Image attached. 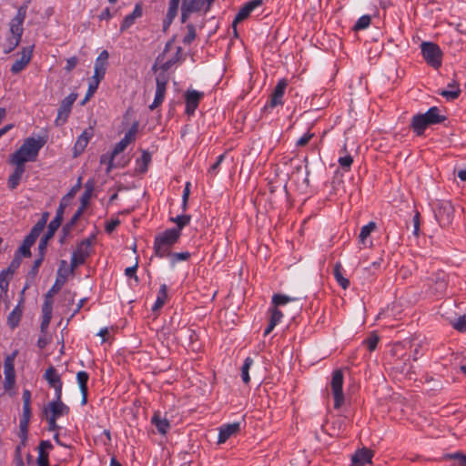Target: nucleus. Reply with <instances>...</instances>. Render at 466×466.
Masks as SVG:
<instances>
[{"label":"nucleus","mask_w":466,"mask_h":466,"mask_svg":"<svg viewBox=\"0 0 466 466\" xmlns=\"http://www.w3.org/2000/svg\"><path fill=\"white\" fill-rule=\"evenodd\" d=\"M6 41H7V45H6V47L5 48L4 52L5 54H9L18 46V45L21 42V39H18V38L13 37V36H8Z\"/></svg>","instance_id":"50"},{"label":"nucleus","mask_w":466,"mask_h":466,"mask_svg":"<svg viewBox=\"0 0 466 466\" xmlns=\"http://www.w3.org/2000/svg\"><path fill=\"white\" fill-rule=\"evenodd\" d=\"M343 373L341 370H336L332 372L330 380V391L334 399V408L339 409L344 404L343 393Z\"/></svg>","instance_id":"6"},{"label":"nucleus","mask_w":466,"mask_h":466,"mask_svg":"<svg viewBox=\"0 0 466 466\" xmlns=\"http://www.w3.org/2000/svg\"><path fill=\"white\" fill-rule=\"evenodd\" d=\"M46 143V137H27L22 146L10 157L11 164L23 165L25 162L35 161L38 156L39 150Z\"/></svg>","instance_id":"1"},{"label":"nucleus","mask_w":466,"mask_h":466,"mask_svg":"<svg viewBox=\"0 0 466 466\" xmlns=\"http://www.w3.org/2000/svg\"><path fill=\"white\" fill-rule=\"evenodd\" d=\"M119 225V220L118 219H112L110 220L109 222L106 223V231L107 233H111L112 231L115 230V228Z\"/></svg>","instance_id":"61"},{"label":"nucleus","mask_w":466,"mask_h":466,"mask_svg":"<svg viewBox=\"0 0 466 466\" xmlns=\"http://www.w3.org/2000/svg\"><path fill=\"white\" fill-rule=\"evenodd\" d=\"M299 299L296 297H290L284 294H274L271 299V306L279 309L289 302L298 301Z\"/></svg>","instance_id":"34"},{"label":"nucleus","mask_w":466,"mask_h":466,"mask_svg":"<svg viewBox=\"0 0 466 466\" xmlns=\"http://www.w3.org/2000/svg\"><path fill=\"white\" fill-rule=\"evenodd\" d=\"M180 238L178 229H166L162 233L156 236L155 240L172 248Z\"/></svg>","instance_id":"22"},{"label":"nucleus","mask_w":466,"mask_h":466,"mask_svg":"<svg viewBox=\"0 0 466 466\" xmlns=\"http://www.w3.org/2000/svg\"><path fill=\"white\" fill-rule=\"evenodd\" d=\"M262 0H250L246 3L236 15L232 26L236 30V25L247 19L250 14L262 5Z\"/></svg>","instance_id":"17"},{"label":"nucleus","mask_w":466,"mask_h":466,"mask_svg":"<svg viewBox=\"0 0 466 466\" xmlns=\"http://www.w3.org/2000/svg\"><path fill=\"white\" fill-rule=\"evenodd\" d=\"M150 161H151L150 154L148 152L144 151L142 153L140 159L138 160V162L141 163V165H142V167H141L142 172H145L147 169V166Z\"/></svg>","instance_id":"54"},{"label":"nucleus","mask_w":466,"mask_h":466,"mask_svg":"<svg viewBox=\"0 0 466 466\" xmlns=\"http://www.w3.org/2000/svg\"><path fill=\"white\" fill-rule=\"evenodd\" d=\"M60 225L61 222H59V218L52 219L48 224L47 232L46 233L45 237H46V238H51Z\"/></svg>","instance_id":"48"},{"label":"nucleus","mask_w":466,"mask_h":466,"mask_svg":"<svg viewBox=\"0 0 466 466\" xmlns=\"http://www.w3.org/2000/svg\"><path fill=\"white\" fill-rule=\"evenodd\" d=\"M109 53L106 50H103L96 59L94 66V75L100 78H104L107 65H108Z\"/></svg>","instance_id":"25"},{"label":"nucleus","mask_w":466,"mask_h":466,"mask_svg":"<svg viewBox=\"0 0 466 466\" xmlns=\"http://www.w3.org/2000/svg\"><path fill=\"white\" fill-rule=\"evenodd\" d=\"M28 424H29L28 420H20L19 428H20L21 437L23 439L26 438Z\"/></svg>","instance_id":"58"},{"label":"nucleus","mask_w":466,"mask_h":466,"mask_svg":"<svg viewBox=\"0 0 466 466\" xmlns=\"http://www.w3.org/2000/svg\"><path fill=\"white\" fill-rule=\"evenodd\" d=\"M69 413V407L62 401V397L50 401L44 409V414L46 415L48 430L50 431H56L58 430L56 420Z\"/></svg>","instance_id":"3"},{"label":"nucleus","mask_w":466,"mask_h":466,"mask_svg":"<svg viewBox=\"0 0 466 466\" xmlns=\"http://www.w3.org/2000/svg\"><path fill=\"white\" fill-rule=\"evenodd\" d=\"M30 248H31L30 246H26V244L25 242H23L22 246L18 249V252L23 257H30L31 256Z\"/></svg>","instance_id":"62"},{"label":"nucleus","mask_w":466,"mask_h":466,"mask_svg":"<svg viewBox=\"0 0 466 466\" xmlns=\"http://www.w3.org/2000/svg\"><path fill=\"white\" fill-rule=\"evenodd\" d=\"M143 14V9L140 4H137L133 12L125 16L120 25V31L124 32L132 26L137 18H140Z\"/></svg>","instance_id":"29"},{"label":"nucleus","mask_w":466,"mask_h":466,"mask_svg":"<svg viewBox=\"0 0 466 466\" xmlns=\"http://www.w3.org/2000/svg\"><path fill=\"white\" fill-rule=\"evenodd\" d=\"M76 98L77 94L71 93L61 101L56 118L55 119V125L56 127H61L67 121V118L72 110V106Z\"/></svg>","instance_id":"9"},{"label":"nucleus","mask_w":466,"mask_h":466,"mask_svg":"<svg viewBox=\"0 0 466 466\" xmlns=\"http://www.w3.org/2000/svg\"><path fill=\"white\" fill-rule=\"evenodd\" d=\"M421 54L428 65L437 69L441 66L442 52L438 45L423 42L420 45Z\"/></svg>","instance_id":"5"},{"label":"nucleus","mask_w":466,"mask_h":466,"mask_svg":"<svg viewBox=\"0 0 466 466\" xmlns=\"http://www.w3.org/2000/svg\"><path fill=\"white\" fill-rule=\"evenodd\" d=\"M168 82L167 74L159 73L156 77V93L153 103L149 106L150 110L158 107L164 101Z\"/></svg>","instance_id":"12"},{"label":"nucleus","mask_w":466,"mask_h":466,"mask_svg":"<svg viewBox=\"0 0 466 466\" xmlns=\"http://www.w3.org/2000/svg\"><path fill=\"white\" fill-rule=\"evenodd\" d=\"M34 45L25 46L18 54L19 57L14 62L11 66V72L15 75L22 72L29 65L33 57Z\"/></svg>","instance_id":"13"},{"label":"nucleus","mask_w":466,"mask_h":466,"mask_svg":"<svg viewBox=\"0 0 466 466\" xmlns=\"http://www.w3.org/2000/svg\"><path fill=\"white\" fill-rule=\"evenodd\" d=\"M370 15H362L360 16L356 24L354 25L355 30H362L366 29L370 25Z\"/></svg>","instance_id":"46"},{"label":"nucleus","mask_w":466,"mask_h":466,"mask_svg":"<svg viewBox=\"0 0 466 466\" xmlns=\"http://www.w3.org/2000/svg\"><path fill=\"white\" fill-rule=\"evenodd\" d=\"M137 267H138L137 262H136V264L134 266L128 267L125 269V275L127 278L134 279L136 283L139 282V279L137 275Z\"/></svg>","instance_id":"53"},{"label":"nucleus","mask_w":466,"mask_h":466,"mask_svg":"<svg viewBox=\"0 0 466 466\" xmlns=\"http://www.w3.org/2000/svg\"><path fill=\"white\" fill-rule=\"evenodd\" d=\"M91 245L90 239H84L78 243L72 253L70 271H73L75 268L85 263L86 259L90 256Z\"/></svg>","instance_id":"8"},{"label":"nucleus","mask_w":466,"mask_h":466,"mask_svg":"<svg viewBox=\"0 0 466 466\" xmlns=\"http://www.w3.org/2000/svg\"><path fill=\"white\" fill-rule=\"evenodd\" d=\"M27 5H21L15 16L10 21L9 32L11 36L21 39L24 32L23 24L26 16Z\"/></svg>","instance_id":"10"},{"label":"nucleus","mask_w":466,"mask_h":466,"mask_svg":"<svg viewBox=\"0 0 466 466\" xmlns=\"http://www.w3.org/2000/svg\"><path fill=\"white\" fill-rule=\"evenodd\" d=\"M16 356V351L7 356L4 363L5 371V388L10 389L15 381L14 361Z\"/></svg>","instance_id":"18"},{"label":"nucleus","mask_w":466,"mask_h":466,"mask_svg":"<svg viewBox=\"0 0 466 466\" xmlns=\"http://www.w3.org/2000/svg\"><path fill=\"white\" fill-rule=\"evenodd\" d=\"M53 449V445L49 441H40L37 451V466H49V451Z\"/></svg>","instance_id":"24"},{"label":"nucleus","mask_w":466,"mask_h":466,"mask_svg":"<svg viewBox=\"0 0 466 466\" xmlns=\"http://www.w3.org/2000/svg\"><path fill=\"white\" fill-rule=\"evenodd\" d=\"M254 360L251 357H247L241 367V379L245 384H248L250 381L249 370L253 365Z\"/></svg>","instance_id":"40"},{"label":"nucleus","mask_w":466,"mask_h":466,"mask_svg":"<svg viewBox=\"0 0 466 466\" xmlns=\"http://www.w3.org/2000/svg\"><path fill=\"white\" fill-rule=\"evenodd\" d=\"M44 377L49 386L55 390V397H56V399L62 397L63 382L56 368L53 366L47 368Z\"/></svg>","instance_id":"14"},{"label":"nucleus","mask_w":466,"mask_h":466,"mask_svg":"<svg viewBox=\"0 0 466 466\" xmlns=\"http://www.w3.org/2000/svg\"><path fill=\"white\" fill-rule=\"evenodd\" d=\"M446 458L456 460L459 466H466V455L461 452L448 454Z\"/></svg>","instance_id":"52"},{"label":"nucleus","mask_w":466,"mask_h":466,"mask_svg":"<svg viewBox=\"0 0 466 466\" xmlns=\"http://www.w3.org/2000/svg\"><path fill=\"white\" fill-rule=\"evenodd\" d=\"M342 266L340 263H336L333 268V274L336 281L339 283V285L343 289H346L350 286V280L345 278L342 274Z\"/></svg>","instance_id":"38"},{"label":"nucleus","mask_w":466,"mask_h":466,"mask_svg":"<svg viewBox=\"0 0 466 466\" xmlns=\"http://www.w3.org/2000/svg\"><path fill=\"white\" fill-rule=\"evenodd\" d=\"M45 228H42V223H36L30 231V235L37 238L40 233L44 230Z\"/></svg>","instance_id":"60"},{"label":"nucleus","mask_w":466,"mask_h":466,"mask_svg":"<svg viewBox=\"0 0 466 466\" xmlns=\"http://www.w3.org/2000/svg\"><path fill=\"white\" fill-rule=\"evenodd\" d=\"M445 119L446 116L441 114L437 106H431L426 113L413 116L410 126L417 136H421L429 126L440 124Z\"/></svg>","instance_id":"2"},{"label":"nucleus","mask_w":466,"mask_h":466,"mask_svg":"<svg viewBox=\"0 0 466 466\" xmlns=\"http://www.w3.org/2000/svg\"><path fill=\"white\" fill-rule=\"evenodd\" d=\"M23 405L31 406V392L29 390H23Z\"/></svg>","instance_id":"63"},{"label":"nucleus","mask_w":466,"mask_h":466,"mask_svg":"<svg viewBox=\"0 0 466 466\" xmlns=\"http://www.w3.org/2000/svg\"><path fill=\"white\" fill-rule=\"evenodd\" d=\"M167 51L165 50L164 53L159 56L157 59V65L159 66V67L162 69V73L167 74V71L173 66L175 61L173 59L165 60Z\"/></svg>","instance_id":"43"},{"label":"nucleus","mask_w":466,"mask_h":466,"mask_svg":"<svg viewBox=\"0 0 466 466\" xmlns=\"http://www.w3.org/2000/svg\"><path fill=\"white\" fill-rule=\"evenodd\" d=\"M167 299V286L166 284L160 285L159 290L157 295V299L152 306V310H157L164 306Z\"/></svg>","instance_id":"36"},{"label":"nucleus","mask_w":466,"mask_h":466,"mask_svg":"<svg viewBox=\"0 0 466 466\" xmlns=\"http://www.w3.org/2000/svg\"><path fill=\"white\" fill-rule=\"evenodd\" d=\"M375 228H376V223L373 221L369 222L367 225L363 226L360 228V233L359 235L360 241L362 244H365L366 239L368 238V237H370L371 232L374 231Z\"/></svg>","instance_id":"42"},{"label":"nucleus","mask_w":466,"mask_h":466,"mask_svg":"<svg viewBox=\"0 0 466 466\" xmlns=\"http://www.w3.org/2000/svg\"><path fill=\"white\" fill-rule=\"evenodd\" d=\"M434 215L441 227H448L454 217V208L449 200H437L434 204Z\"/></svg>","instance_id":"4"},{"label":"nucleus","mask_w":466,"mask_h":466,"mask_svg":"<svg viewBox=\"0 0 466 466\" xmlns=\"http://www.w3.org/2000/svg\"><path fill=\"white\" fill-rule=\"evenodd\" d=\"M137 130V124H134L130 129L125 134L124 137L115 146L113 151L109 156V167L108 170H111L113 167V161L116 155L123 152L127 147L135 140L136 133Z\"/></svg>","instance_id":"11"},{"label":"nucleus","mask_w":466,"mask_h":466,"mask_svg":"<svg viewBox=\"0 0 466 466\" xmlns=\"http://www.w3.org/2000/svg\"><path fill=\"white\" fill-rule=\"evenodd\" d=\"M89 380V375L86 371L81 370L76 373V380L79 385L80 391L83 395L82 403L86 402V395H87V382Z\"/></svg>","instance_id":"33"},{"label":"nucleus","mask_w":466,"mask_h":466,"mask_svg":"<svg viewBox=\"0 0 466 466\" xmlns=\"http://www.w3.org/2000/svg\"><path fill=\"white\" fill-rule=\"evenodd\" d=\"M15 166L14 172L8 178V186L10 188H15L21 180V177L25 172V167L20 164H14Z\"/></svg>","instance_id":"35"},{"label":"nucleus","mask_w":466,"mask_h":466,"mask_svg":"<svg viewBox=\"0 0 466 466\" xmlns=\"http://www.w3.org/2000/svg\"><path fill=\"white\" fill-rule=\"evenodd\" d=\"M382 264V258H379L378 260L371 263V265L367 268L369 270H372V274H375L376 271L380 270Z\"/></svg>","instance_id":"64"},{"label":"nucleus","mask_w":466,"mask_h":466,"mask_svg":"<svg viewBox=\"0 0 466 466\" xmlns=\"http://www.w3.org/2000/svg\"><path fill=\"white\" fill-rule=\"evenodd\" d=\"M94 136V129L92 127L86 128L82 134L76 138L74 146V157L81 155L87 147L90 139Z\"/></svg>","instance_id":"19"},{"label":"nucleus","mask_w":466,"mask_h":466,"mask_svg":"<svg viewBox=\"0 0 466 466\" xmlns=\"http://www.w3.org/2000/svg\"><path fill=\"white\" fill-rule=\"evenodd\" d=\"M103 78H100L96 76V75H93L91 77L89 84H88V90L86 93V99H88L90 96H92L95 92L97 90L99 83L101 82Z\"/></svg>","instance_id":"44"},{"label":"nucleus","mask_w":466,"mask_h":466,"mask_svg":"<svg viewBox=\"0 0 466 466\" xmlns=\"http://www.w3.org/2000/svg\"><path fill=\"white\" fill-rule=\"evenodd\" d=\"M268 323L267 328L264 330L265 337L273 331L275 327L281 322L282 318L284 316L283 312L279 309L274 308L272 306H270L268 308Z\"/></svg>","instance_id":"21"},{"label":"nucleus","mask_w":466,"mask_h":466,"mask_svg":"<svg viewBox=\"0 0 466 466\" xmlns=\"http://www.w3.org/2000/svg\"><path fill=\"white\" fill-rule=\"evenodd\" d=\"M179 2L180 0H169L168 9L166 15V18L164 19L163 22L164 30H167V28L173 22L174 18L177 16Z\"/></svg>","instance_id":"30"},{"label":"nucleus","mask_w":466,"mask_h":466,"mask_svg":"<svg viewBox=\"0 0 466 466\" xmlns=\"http://www.w3.org/2000/svg\"><path fill=\"white\" fill-rule=\"evenodd\" d=\"M189 258H190V253L187 251L171 253V255H170V260L173 265L179 261L187 260Z\"/></svg>","instance_id":"47"},{"label":"nucleus","mask_w":466,"mask_h":466,"mask_svg":"<svg viewBox=\"0 0 466 466\" xmlns=\"http://www.w3.org/2000/svg\"><path fill=\"white\" fill-rule=\"evenodd\" d=\"M338 163L345 172H348L353 163V157L350 154H346L345 156L339 157Z\"/></svg>","instance_id":"45"},{"label":"nucleus","mask_w":466,"mask_h":466,"mask_svg":"<svg viewBox=\"0 0 466 466\" xmlns=\"http://www.w3.org/2000/svg\"><path fill=\"white\" fill-rule=\"evenodd\" d=\"M460 94V86L455 81L448 84L447 88L440 92V95L445 97L447 100H454L459 97Z\"/></svg>","instance_id":"32"},{"label":"nucleus","mask_w":466,"mask_h":466,"mask_svg":"<svg viewBox=\"0 0 466 466\" xmlns=\"http://www.w3.org/2000/svg\"><path fill=\"white\" fill-rule=\"evenodd\" d=\"M22 309L20 305H17L8 315L7 324L11 329H15L21 320L22 318Z\"/></svg>","instance_id":"37"},{"label":"nucleus","mask_w":466,"mask_h":466,"mask_svg":"<svg viewBox=\"0 0 466 466\" xmlns=\"http://www.w3.org/2000/svg\"><path fill=\"white\" fill-rule=\"evenodd\" d=\"M204 94L197 90H187L186 93V114L191 116L198 106Z\"/></svg>","instance_id":"20"},{"label":"nucleus","mask_w":466,"mask_h":466,"mask_svg":"<svg viewBox=\"0 0 466 466\" xmlns=\"http://www.w3.org/2000/svg\"><path fill=\"white\" fill-rule=\"evenodd\" d=\"M240 430V423L234 422L220 426L218 437V443L226 442L231 436L237 434Z\"/></svg>","instance_id":"23"},{"label":"nucleus","mask_w":466,"mask_h":466,"mask_svg":"<svg viewBox=\"0 0 466 466\" xmlns=\"http://www.w3.org/2000/svg\"><path fill=\"white\" fill-rule=\"evenodd\" d=\"M380 341V337L375 334V333H372L365 341L364 343L367 344V347L368 349L372 351L374 350L376 348H377V345Z\"/></svg>","instance_id":"51"},{"label":"nucleus","mask_w":466,"mask_h":466,"mask_svg":"<svg viewBox=\"0 0 466 466\" xmlns=\"http://www.w3.org/2000/svg\"><path fill=\"white\" fill-rule=\"evenodd\" d=\"M67 263L66 260H62L60 262L59 268L57 270V277L55 285L49 290L47 297L50 296L52 292H56L66 282L69 270L66 268Z\"/></svg>","instance_id":"28"},{"label":"nucleus","mask_w":466,"mask_h":466,"mask_svg":"<svg viewBox=\"0 0 466 466\" xmlns=\"http://www.w3.org/2000/svg\"><path fill=\"white\" fill-rule=\"evenodd\" d=\"M154 253L157 257L164 258H170L171 255V248L164 245L157 240H154Z\"/></svg>","instance_id":"39"},{"label":"nucleus","mask_w":466,"mask_h":466,"mask_svg":"<svg viewBox=\"0 0 466 466\" xmlns=\"http://www.w3.org/2000/svg\"><path fill=\"white\" fill-rule=\"evenodd\" d=\"M429 286L431 292L436 295H442L447 288V275L444 271H438L429 279Z\"/></svg>","instance_id":"16"},{"label":"nucleus","mask_w":466,"mask_h":466,"mask_svg":"<svg viewBox=\"0 0 466 466\" xmlns=\"http://www.w3.org/2000/svg\"><path fill=\"white\" fill-rule=\"evenodd\" d=\"M43 253L39 255V257L34 261V265L32 267L31 272L33 275H36L39 269V267L41 266L43 262Z\"/></svg>","instance_id":"59"},{"label":"nucleus","mask_w":466,"mask_h":466,"mask_svg":"<svg viewBox=\"0 0 466 466\" xmlns=\"http://www.w3.org/2000/svg\"><path fill=\"white\" fill-rule=\"evenodd\" d=\"M43 319L41 322V330L45 331L52 319V301L46 298L42 307Z\"/></svg>","instance_id":"31"},{"label":"nucleus","mask_w":466,"mask_h":466,"mask_svg":"<svg viewBox=\"0 0 466 466\" xmlns=\"http://www.w3.org/2000/svg\"><path fill=\"white\" fill-rule=\"evenodd\" d=\"M151 423L157 428L158 433L161 435H166L170 429L169 420L165 416H162L159 411H156L153 414Z\"/></svg>","instance_id":"27"},{"label":"nucleus","mask_w":466,"mask_h":466,"mask_svg":"<svg viewBox=\"0 0 466 466\" xmlns=\"http://www.w3.org/2000/svg\"><path fill=\"white\" fill-rule=\"evenodd\" d=\"M288 86V81L285 78H281L278 81L272 95L270 96L269 101L268 102L266 106H269L274 108L278 106H282L284 104L283 96Z\"/></svg>","instance_id":"15"},{"label":"nucleus","mask_w":466,"mask_h":466,"mask_svg":"<svg viewBox=\"0 0 466 466\" xmlns=\"http://www.w3.org/2000/svg\"><path fill=\"white\" fill-rule=\"evenodd\" d=\"M212 3V0H183L181 5L182 23H185L192 13L199 11L208 12Z\"/></svg>","instance_id":"7"},{"label":"nucleus","mask_w":466,"mask_h":466,"mask_svg":"<svg viewBox=\"0 0 466 466\" xmlns=\"http://www.w3.org/2000/svg\"><path fill=\"white\" fill-rule=\"evenodd\" d=\"M6 272L2 271L0 273V299H3V297L6 295L8 290V281L6 280Z\"/></svg>","instance_id":"49"},{"label":"nucleus","mask_w":466,"mask_h":466,"mask_svg":"<svg viewBox=\"0 0 466 466\" xmlns=\"http://www.w3.org/2000/svg\"><path fill=\"white\" fill-rule=\"evenodd\" d=\"M373 453L370 450L363 448L355 452L352 456V466H365L371 463Z\"/></svg>","instance_id":"26"},{"label":"nucleus","mask_w":466,"mask_h":466,"mask_svg":"<svg viewBox=\"0 0 466 466\" xmlns=\"http://www.w3.org/2000/svg\"><path fill=\"white\" fill-rule=\"evenodd\" d=\"M77 63H78L77 57H76V56L69 57L66 60V65L65 66V69L67 72H70L76 66Z\"/></svg>","instance_id":"57"},{"label":"nucleus","mask_w":466,"mask_h":466,"mask_svg":"<svg viewBox=\"0 0 466 466\" xmlns=\"http://www.w3.org/2000/svg\"><path fill=\"white\" fill-rule=\"evenodd\" d=\"M191 217L189 215H179L175 218H170V221L177 225L173 229H178L181 234L182 228L189 224Z\"/></svg>","instance_id":"41"},{"label":"nucleus","mask_w":466,"mask_h":466,"mask_svg":"<svg viewBox=\"0 0 466 466\" xmlns=\"http://www.w3.org/2000/svg\"><path fill=\"white\" fill-rule=\"evenodd\" d=\"M453 327L459 331H466V316L460 317Z\"/></svg>","instance_id":"55"},{"label":"nucleus","mask_w":466,"mask_h":466,"mask_svg":"<svg viewBox=\"0 0 466 466\" xmlns=\"http://www.w3.org/2000/svg\"><path fill=\"white\" fill-rule=\"evenodd\" d=\"M314 134L307 132L305 133L298 141L297 146L298 147H304L309 143V141L313 137Z\"/></svg>","instance_id":"56"}]
</instances>
